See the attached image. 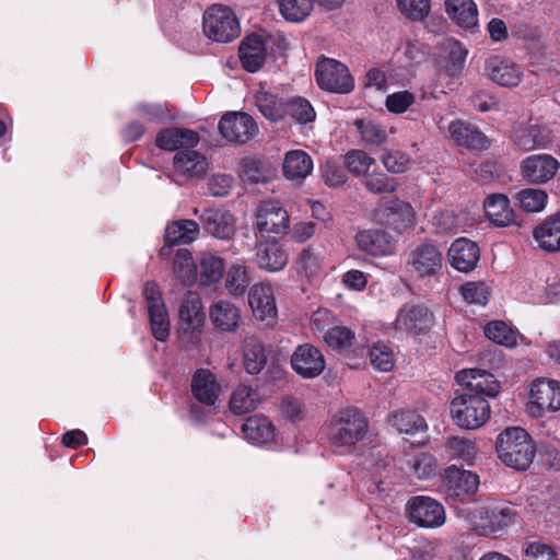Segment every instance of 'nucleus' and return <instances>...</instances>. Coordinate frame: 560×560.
Returning <instances> with one entry per match:
<instances>
[{"mask_svg":"<svg viewBox=\"0 0 560 560\" xmlns=\"http://www.w3.org/2000/svg\"><path fill=\"white\" fill-rule=\"evenodd\" d=\"M368 420L363 412L348 407L336 412L329 421L328 436L334 451L339 455L350 454L368 433Z\"/></svg>","mask_w":560,"mask_h":560,"instance_id":"1","label":"nucleus"},{"mask_svg":"<svg viewBox=\"0 0 560 560\" xmlns=\"http://www.w3.org/2000/svg\"><path fill=\"white\" fill-rule=\"evenodd\" d=\"M499 458L510 467L525 470L533 463L535 446L529 434L520 427L506 428L495 443Z\"/></svg>","mask_w":560,"mask_h":560,"instance_id":"2","label":"nucleus"},{"mask_svg":"<svg viewBox=\"0 0 560 560\" xmlns=\"http://www.w3.org/2000/svg\"><path fill=\"white\" fill-rule=\"evenodd\" d=\"M490 415V404L480 395L464 393L451 402L452 419L462 429H479L489 420Z\"/></svg>","mask_w":560,"mask_h":560,"instance_id":"3","label":"nucleus"},{"mask_svg":"<svg viewBox=\"0 0 560 560\" xmlns=\"http://www.w3.org/2000/svg\"><path fill=\"white\" fill-rule=\"evenodd\" d=\"M205 35L217 43H230L241 34V25L234 11L223 4H212L202 16Z\"/></svg>","mask_w":560,"mask_h":560,"instance_id":"4","label":"nucleus"},{"mask_svg":"<svg viewBox=\"0 0 560 560\" xmlns=\"http://www.w3.org/2000/svg\"><path fill=\"white\" fill-rule=\"evenodd\" d=\"M205 313L198 293L189 291L179 306V341L187 348L196 347L201 339Z\"/></svg>","mask_w":560,"mask_h":560,"instance_id":"5","label":"nucleus"},{"mask_svg":"<svg viewBox=\"0 0 560 560\" xmlns=\"http://www.w3.org/2000/svg\"><path fill=\"white\" fill-rule=\"evenodd\" d=\"M315 78L318 86L328 92L346 94L354 86L349 69L340 61L324 56L317 60Z\"/></svg>","mask_w":560,"mask_h":560,"instance_id":"6","label":"nucleus"},{"mask_svg":"<svg viewBox=\"0 0 560 560\" xmlns=\"http://www.w3.org/2000/svg\"><path fill=\"white\" fill-rule=\"evenodd\" d=\"M406 512L411 523L423 528H439L446 521L444 506L438 500L427 495L410 498Z\"/></svg>","mask_w":560,"mask_h":560,"instance_id":"7","label":"nucleus"},{"mask_svg":"<svg viewBox=\"0 0 560 560\" xmlns=\"http://www.w3.org/2000/svg\"><path fill=\"white\" fill-rule=\"evenodd\" d=\"M443 259V250L433 241H424L410 252L407 264L417 278H430L440 273Z\"/></svg>","mask_w":560,"mask_h":560,"instance_id":"8","label":"nucleus"},{"mask_svg":"<svg viewBox=\"0 0 560 560\" xmlns=\"http://www.w3.org/2000/svg\"><path fill=\"white\" fill-rule=\"evenodd\" d=\"M474 528L483 536L495 535L516 522L517 514L513 506L497 504L490 508H480L474 512Z\"/></svg>","mask_w":560,"mask_h":560,"instance_id":"9","label":"nucleus"},{"mask_svg":"<svg viewBox=\"0 0 560 560\" xmlns=\"http://www.w3.org/2000/svg\"><path fill=\"white\" fill-rule=\"evenodd\" d=\"M377 217L386 226L398 233L415 228L416 212L413 207L400 199H385L378 203Z\"/></svg>","mask_w":560,"mask_h":560,"instance_id":"10","label":"nucleus"},{"mask_svg":"<svg viewBox=\"0 0 560 560\" xmlns=\"http://www.w3.org/2000/svg\"><path fill=\"white\" fill-rule=\"evenodd\" d=\"M290 217L287 209L277 200L261 201L255 211V226L261 235L287 233Z\"/></svg>","mask_w":560,"mask_h":560,"instance_id":"11","label":"nucleus"},{"mask_svg":"<svg viewBox=\"0 0 560 560\" xmlns=\"http://www.w3.org/2000/svg\"><path fill=\"white\" fill-rule=\"evenodd\" d=\"M528 411L534 417L560 409V383L555 380H537L530 386Z\"/></svg>","mask_w":560,"mask_h":560,"instance_id":"12","label":"nucleus"},{"mask_svg":"<svg viewBox=\"0 0 560 560\" xmlns=\"http://www.w3.org/2000/svg\"><path fill=\"white\" fill-rule=\"evenodd\" d=\"M219 130L230 142L245 143L257 132L258 127L250 115L243 112H230L219 121Z\"/></svg>","mask_w":560,"mask_h":560,"instance_id":"13","label":"nucleus"},{"mask_svg":"<svg viewBox=\"0 0 560 560\" xmlns=\"http://www.w3.org/2000/svg\"><path fill=\"white\" fill-rule=\"evenodd\" d=\"M291 365L303 378H315L325 370L326 362L323 352L312 343H302L291 355Z\"/></svg>","mask_w":560,"mask_h":560,"instance_id":"14","label":"nucleus"},{"mask_svg":"<svg viewBox=\"0 0 560 560\" xmlns=\"http://www.w3.org/2000/svg\"><path fill=\"white\" fill-rule=\"evenodd\" d=\"M434 322L433 314L423 304H405L395 320L397 330L420 335L429 330Z\"/></svg>","mask_w":560,"mask_h":560,"instance_id":"15","label":"nucleus"},{"mask_svg":"<svg viewBox=\"0 0 560 560\" xmlns=\"http://www.w3.org/2000/svg\"><path fill=\"white\" fill-rule=\"evenodd\" d=\"M443 481L447 495L454 498H464L475 494L480 483L477 474L456 465H451L445 468Z\"/></svg>","mask_w":560,"mask_h":560,"instance_id":"16","label":"nucleus"},{"mask_svg":"<svg viewBox=\"0 0 560 560\" xmlns=\"http://www.w3.org/2000/svg\"><path fill=\"white\" fill-rule=\"evenodd\" d=\"M456 381L466 387V394L482 397H495L500 392V383L495 377L480 369H468L457 372Z\"/></svg>","mask_w":560,"mask_h":560,"instance_id":"17","label":"nucleus"},{"mask_svg":"<svg viewBox=\"0 0 560 560\" xmlns=\"http://www.w3.org/2000/svg\"><path fill=\"white\" fill-rule=\"evenodd\" d=\"M485 69L492 82L505 88L518 85L523 78V70L520 65L500 56L488 58Z\"/></svg>","mask_w":560,"mask_h":560,"instance_id":"18","label":"nucleus"},{"mask_svg":"<svg viewBox=\"0 0 560 560\" xmlns=\"http://www.w3.org/2000/svg\"><path fill=\"white\" fill-rule=\"evenodd\" d=\"M240 60L242 67L255 73L264 66L267 58V42L261 34L253 33L247 35L238 48Z\"/></svg>","mask_w":560,"mask_h":560,"instance_id":"19","label":"nucleus"},{"mask_svg":"<svg viewBox=\"0 0 560 560\" xmlns=\"http://www.w3.org/2000/svg\"><path fill=\"white\" fill-rule=\"evenodd\" d=\"M559 166L558 160L549 154H534L522 162L521 171L528 182L541 184L552 179Z\"/></svg>","mask_w":560,"mask_h":560,"instance_id":"20","label":"nucleus"},{"mask_svg":"<svg viewBox=\"0 0 560 560\" xmlns=\"http://www.w3.org/2000/svg\"><path fill=\"white\" fill-rule=\"evenodd\" d=\"M447 256L454 269L467 273L476 268L480 258V249L475 242L459 237L451 244Z\"/></svg>","mask_w":560,"mask_h":560,"instance_id":"21","label":"nucleus"},{"mask_svg":"<svg viewBox=\"0 0 560 560\" xmlns=\"http://www.w3.org/2000/svg\"><path fill=\"white\" fill-rule=\"evenodd\" d=\"M355 243L360 250L371 256H388L395 250L393 236L384 230L359 231L355 235Z\"/></svg>","mask_w":560,"mask_h":560,"instance_id":"22","label":"nucleus"},{"mask_svg":"<svg viewBox=\"0 0 560 560\" xmlns=\"http://www.w3.org/2000/svg\"><path fill=\"white\" fill-rule=\"evenodd\" d=\"M248 303L259 320L270 322L277 317L273 289L270 283L254 284L248 292Z\"/></svg>","mask_w":560,"mask_h":560,"instance_id":"23","label":"nucleus"},{"mask_svg":"<svg viewBox=\"0 0 560 560\" xmlns=\"http://www.w3.org/2000/svg\"><path fill=\"white\" fill-rule=\"evenodd\" d=\"M289 260L284 247L277 241L259 242L256 245L255 262L267 272L282 270Z\"/></svg>","mask_w":560,"mask_h":560,"instance_id":"24","label":"nucleus"},{"mask_svg":"<svg viewBox=\"0 0 560 560\" xmlns=\"http://www.w3.org/2000/svg\"><path fill=\"white\" fill-rule=\"evenodd\" d=\"M439 48L445 73L453 78L459 75L468 55L467 48L455 38H444Z\"/></svg>","mask_w":560,"mask_h":560,"instance_id":"25","label":"nucleus"},{"mask_svg":"<svg viewBox=\"0 0 560 560\" xmlns=\"http://www.w3.org/2000/svg\"><path fill=\"white\" fill-rule=\"evenodd\" d=\"M209 317L217 330L233 332L240 326L241 311L230 301L217 300L210 306Z\"/></svg>","mask_w":560,"mask_h":560,"instance_id":"26","label":"nucleus"},{"mask_svg":"<svg viewBox=\"0 0 560 560\" xmlns=\"http://www.w3.org/2000/svg\"><path fill=\"white\" fill-rule=\"evenodd\" d=\"M199 219L202 228L218 238L228 240L234 234V218L228 211L205 209Z\"/></svg>","mask_w":560,"mask_h":560,"instance_id":"27","label":"nucleus"},{"mask_svg":"<svg viewBox=\"0 0 560 560\" xmlns=\"http://www.w3.org/2000/svg\"><path fill=\"white\" fill-rule=\"evenodd\" d=\"M313 160L304 150H290L284 154L282 163L283 176L291 182L302 183L312 174Z\"/></svg>","mask_w":560,"mask_h":560,"instance_id":"28","label":"nucleus"},{"mask_svg":"<svg viewBox=\"0 0 560 560\" xmlns=\"http://www.w3.org/2000/svg\"><path fill=\"white\" fill-rule=\"evenodd\" d=\"M488 220L498 228H505L514 222V211L510 199L504 194H491L483 201Z\"/></svg>","mask_w":560,"mask_h":560,"instance_id":"29","label":"nucleus"},{"mask_svg":"<svg viewBox=\"0 0 560 560\" xmlns=\"http://www.w3.org/2000/svg\"><path fill=\"white\" fill-rule=\"evenodd\" d=\"M199 142V135L185 128H165L156 135L155 143L164 151H175L179 148H194Z\"/></svg>","mask_w":560,"mask_h":560,"instance_id":"30","label":"nucleus"},{"mask_svg":"<svg viewBox=\"0 0 560 560\" xmlns=\"http://www.w3.org/2000/svg\"><path fill=\"white\" fill-rule=\"evenodd\" d=\"M191 390L199 402L207 407H213L220 396L221 388L211 372L199 370L192 377Z\"/></svg>","mask_w":560,"mask_h":560,"instance_id":"31","label":"nucleus"},{"mask_svg":"<svg viewBox=\"0 0 560 560\" xmlns=\"http://www.w3.org/2000/svg\"><path fill=\"white\" fill-rule=\"evenodd\" d=\"M245 439L253 445H267L273 442L276 429L265 416H252L242 425Z\"/></svg>","mask_w":560,"mask_h":560,"instance_id":"32","label":"nucleus"},{"mask_svg":"<svg viewBox=\"0 0 560 560\" xmlns=\"http://www.w3.org/2000/svg\"><path fill=\"white\" fill-rule=\"evenodd\" d=\"M448 132L458 145L469 150H483L488 148L487 137L474 126L460 120L450 124Z\"/></svg>","mask_w":560,"mask_h":560,"instance_id":"33","label":"nucleus"},{"mask_svg":"<svg viewBox=\"0 0 560 560\" xmlns=\"http://www.w3.org/2000/svg\"><path fill=\"white\" fill-rule=\"evenodd\" d=\"M445 11L459 27L474 31L478 26V9L474 0H445Z\"/></svg>","mask_w":560,"mask_h":560,"instance_id":"34","label":"nucleus"},{"mask_svg":"<svg viewBox=\"0 0 560 560\" xmlns=\"http://www.w3.org/2000/svg\"><path fill=\"white\" fill-rule=\"evenodd\" d=\"M512 140L518 149L532 151L549 142V131L540 125L520 126L513 130Z\"/></svg>","mask_w":560,"mask_h":560,"instance_id":"35","label":"nucleus"},{"mask_svg":"<svg viewBox=\"0 0 560 560\" xmlns=\"http://www.w3.org/2000/svg\"><path fill=\"white\" fill-rule=\"evenodd\" d=\"M287 101L266 90H259L255 94V105L258 110L266 119L275 122L288 115Z\"/></svg>","mask_w":560,"mask_h":560,"instance_id":"36","label":"nucleus"},{"mask_svg":"<svg viewBox=\"0 0 560 560\" xmlns=\"http://www.w3.org/2000/svg\"><path fill=\"white\" fill-rule=\"evenodd\" d=\"M444 452L450 460H462L468 466H472L478 458L475 441L464 436H448Z\"/></svg>","mask_w":560,"mask_h":560,"instance_id":"37","label":"nucleus"},{"mask_svg":"<svg viewBox=\"0 0 560 560\" xmlns=\"http://www.w3.org/2000/svg\"><path fill=\"white\" fill-rule=\"evenodd\" d=\"M361 142L369 148L383 145L388 138L386 127L370 118L355 119L353 122Z\"/></svg>","mask_w":560,"mask_h":560,"instance_id":"38","label":"nucleus"},{"mask_svg":"<svg viewBox=\"0 0 560 560\" xmlns=\"http://www.w3.org/2000/svg\"><path fill=\"white\" fill-rule=\"evenodd\" d=\"M176 172L190 177H199L206 172V159L195 150H183L174 156Z\"/></svg>","mask_w":560,"mask_h":560,"instance_id":"39","label":"nucleus"},{"mask_svg":"<svg viewBox=\"0 0 560 560\" xmlns=\"http://www.w3.org/2000/svg\"><path fill=\"white\" fill-rule=\"evenodd\" d=\"M260 401L259 393L246 384H240L232 393L230 410L234 415H244L255 410Z\"/></svg>","mask_w":560,"mask_h":560,"instance_id":"40","label":"nucleus"},{"mask_svg":"<svg viewBox=\"0 0 560 560\" xmlns=\"http://www.w3.org/2000/svg\"><path fill=\"white\" fill-rule=\"evenodd\" d=\"M199 233V225L192 220H178L168 224L165 229V242L167 245L189 244Z\"/></svg>","mask_w":560,"mask_h":560,"instance_id":"41","label":"nucleus"},{"mask_svg":"<svg viewBox=\"0 0 560 560\" xmlns=\"http://www.w3.org/2000/svg\"><path fill=\"white\" fill-rule=\"evenodd\" d=\"M539 247L548 252L560 250V217L551 218L534 230Z\"/></svg>","mask_w":560,"mask_h":560,"instance_id":"42","label":"nucleus"},{"mask_svg":"<svg viewBox=\"0 0 560 560\" xmlns=\"http://www.w3.org/2000/svg\"><path fill=\"white\" fill-rule=\"evenodd\" d=\"M252 279L248 267L241 260L233 262L226 272L225 288L234 296H242L249 287Z\"/></svg>","mask_w":560,"mask_h":560,"instance_id":"43","label":"nucleus"},{"mask_svg":"<svg viewBox=\"0 0 560 560\" xmlns=\"http://www.w3.org/2000/svg\"><path fill=\"white\" fill-rule=\"evenodd\" d=\"M224 271V260L211 253H203L200 256L197 266V273H199L200 282L205 285H210L218 282Z\"/></svg>","mask_w":560,"mask_h":560,"instance_id":"44","label":"nucleus"},{"mask_svg":"<svg viewBox=\"0 0 560 560\" xmlns=\"http://www.w3.org/2000/svg\"><path fill=\"white\" fill-rule=\"evenodd\" d=\"M315 0H277L280 15L290 23L305 21L314 8Z\"/></svg>","mask_w":560,"mask_h":560,"instance_id":"45","label":"nucleus"},{"mask_svg":"<svg viewBox=\"0 0 560 560\" xmlns=\"http://www.w3.org/2000/svg\"><path fill=\"white\" fill-rule=\"evenodd\" d=\"M267 364V355L264 345L255 339H249L244 346V366L248 374L256 375Z\"/></svg>","mask_w":560,"mask_h":560,"instance_id":"46","label":"nucleus"},{"mask_svg":"<svg viewBox=\"0 0 560 560\" xmlns=\"http://www.w3.org/2000/svg\"><path fill=\"white\" fill-rule=\"evenodd\" d=\"M242 174L245 180L259 184L269 182L275 171L269 163L259 159H245L242 162Z\"/></svg>","mask_w":560,"mask_h":560,"instance_id":"47","label":"nucleus"},{"mask_svg":"<svg viewBox=\"0 0 560 560\" xmlns=\"http://www.w3.org/2000/svg\"><path fill=\"white\" fill-rule=\"evenodd\" d=\"M393 425L400 433L415 434L427 429V422L423 417L415 411L401 410L393 415Z\"/></svg>","mask_w":560,"mask_h":560,"instance_id":"48","label":"nucleus"},{"mask_svg":"<svg viewBox=\"0 0 560 560\" xmlns=\"http://www.w3.org/2000/svg\"><path fill=\"white\" fill-rule=\"evenodd\" d=\"M410 472L419 479H430L438 471L435 457L430 453H418L408 459Z\"/></svg>","mask_w":560,"mask_h":560,"instance_id":"49","label":"nucleus"},{"mask_svg":"<svg viewBox=\"0 0 560 560\" xmlns=\"http://www.w3.org/2000/svg\"><path fill=\"white\" fill-rule=\"evenodd\" d=\"M151 331L159 341L167 340L170 336V318L164 304L153 305L148 308Z\"/></svg>","mask_w":560,"mask_h":560,"instance_id":"50","label":"nucleus"},{"mask_svg":"<svg viewBox=\"0 0 560 560\" xmlns=\"http://www.w3.org/2000/svg\"><path fill=\"white\" fill-rule=\"evenodd\" d=\"M174 273L182 283H190L197 279V266L188 249H178L173 265Z\"/></svg>","mask_w":560,"mask_h":560,"instance_id":"51","label":"nucleus"},{"mask_svg":"<svg viewBox=\"0 0 560 560\" xmlns=\"http://www.w3.org/2000/svg\"><path fill=\"white\" fill-rule=\"evenodd\" d=\"M323 338L330 349L342 352L353 345L355 335L346 326H334L325 332Z\"/></svg>","mask_w":560,"mask_h":560,"instance_id":"52","label":"nucleus"},{"mask_svg":"<svg viewBox=\"0 0 560 560\" xmlns=\"http://www.w3.org/2000/svg\"><path fill=\"white\" fill-rule=\"evenodd\" d=\"M485 336L498 345L514 347L517 341L516 332L502 320H493L486 325Z\"/></svg>","mask_w":560,"mask_h":560,"instance_id":"53","label":"nucleus"},{"mask_svg":"<svg viewBox=\"0 0 560 560\" xmlns=\"http://www.w3.org/2000/svg\"><path fill=\"white\" fill-rule=\"evenodd\" d=\"M363 185L366 190L375 195L393 194L398 188L397 179L383 172L368 173L364 176Z\"/></svg>","mask_w":560,"mask_h":560,"instance_id":"54","label":"nucleus"},{"mask_svg":"<svg viewBox=\"0 0 560 560\" xmlns=\"http://www.w3.org/2000/svg\"><path fill=\"white\" fill-rule=\"evenodd\" d=\"M516 200L526 212H540L545 209L548 195L542 189L524 188L516 194Z\"/></svg>","mask_w":560,"mask_h":560,"instance_id":"55","label":"nucleus"},{"mask_svg":"<svg viewBox=\"0 0 560 560\" xmlns=\"http://www.w3.org/2000/svg\"><path fill=\"white\" fill-rule=\"evenodd\" d=\"M370 362L380 372H389L395 365L392 347L385 342H376L369 350Z\"/></svg>","mask_w":560,"mask_h":560,"instance_id":"56","label":"nucleus"},{"mask_svg":"<svg viewBox=\"0 0 560 560\" xmlns=\"http://www.w3.org/2000/svg\"><path fill=\"white\" fill-rule=\"evenodd\" d=\"M288 115H290L299 124H307L314 121L316 113L312 104L304 97L296 96L289 98Z\"/></svg>","mask_w":560,"mask_h":560,"instance_id":"57","label":"nucleus"},{"mask_svg":"<svg viewBox=\"0 0 560 560\" xmlns=\"http://www.w3.org/2000/svg\"><path fill=\"white\" fill-rule=\"evenodd\" d=\"M345 162L350 173L355 176H365L375 160L363 150H351L346 154Z\"/></svg>","mask_w":560,"mask_h":560,"instance_id":"58","label":"nucleus"},{"mask_svg":"<svg viewBox=\"0 0 560 560\" xmlns=\"http://www.w3.org/2000/svg\"><path fill=\"white\" fill-rule=\"evenodd\" d=\"M460 294L468 304L486 305L489 300V288L485 282H466L460 287Z\"/></svg>","mask_w":560,"mask_h":560,"instance_id":"59","label":"nucleus"},{"mask_svg":"<svg viewBox=\"0 0 560 560\" xmlns=\"http://www.w3.org/2000/svg\"><path fill=\"white\" fill-rule=\"evenodd\" d=\"M400 12L410 20L422 21L430 12L431 0H396Z\"/></svg>","mask_w":560,"mask_h":560,"instance_id":"60","label":"nucleus"},{"mask_svg":"<svg viewBox=\"0 0 560 560\" xmlns=\"http://www.w3.org/2000/svg\"><path fill=\"white\" fill-rule=\"evenodd\" d=\"M382 163L389 173L401 174L407 171L410 158L405 152L392 150L383 154Z\"/></svg>","mask_w":560,"mask_h":560,"instance_id":"61","label":"nucleus"},{"mask_svg":"<svg viewBox=\"0 0 560 560\" xmlns=\"http://www.w3.org/2000/svg\"><path fill=\"white\" fill-rule=\"evenodd\" d=\"M136 113L151 122H163L168 118V109L161 103H139Z\"/></svg>","mask_w":560,"mask_h":560,"instance_id":"62","label":"nucleus"},{"mask_svg":"<svg viewBox=\"0 0 560 560\" xmlns=\"http://www.w3.org/2000/svg\"><path fill=\"white\" fill-rule=\"evenodd\" d=\"M415 103V95L409 91H399L387 95L385 105L393 114L405 113Z\"/></svg>","mask_w":560,"mask_h":560,"instance_id":"63","label":"nucleus"},{"mask_svg":"<svg viewBox=\"0 0 560 560\" xmlns=\"http://www.w3.org/2000/svg\"><path fill=\"white\" fill-rule=\"evenodd\" d=\"M526 560H560L558 551L547 544L532 541L525 548Z\"/></svg>","mask_w":560,"mask_h":560,"instance_id":"64","label":"nucleus"}]
</instances>
